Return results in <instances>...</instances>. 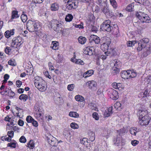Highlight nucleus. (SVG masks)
Segmentation results:
<instances>
[{"label": "nucleus", "instance_id": "obj_1", "mask_svg": "<svg viewBox=\"0 0 151 151\" xmlns=\"http://www.w3.org/2000/svg\"><path fill=\"white\" fill-rule=\"evenodd\" d=\"M34 83L35 86L40 91H44L47 88V83L42 78L38 76L34 77Z\"/></svg>", "mask_w": 151, "mask_h": 151}, {"label": "nucleus", "instance_id": "obj_2", "mask_svg": "<svg viewBox=\"0 0 151 151\" xmlns=\"http://www.w3.org/2000/svg\"><path fill=\"white\" fill-rule=\"evenodd\" d=\"M22 39L20 37L14 38L11 45L12 47L18 48L23 43Z\"/></svg>", "mask_w": 151, "mask_h": 151}, {"label": "nucleus", "instance_id": "obj_3", "mask_svg": "<svg viewBox=\"0 0 151 151\" xmlns=\"http://www.w3.org/2000/svg\"><path fill=\"white\" fill-rule=\"evenodd\" d=\"M111 21L109 20H107L105 21L101 25V29L104 31H106L108 32H110L111 30V27L110 26Z\"/></svg>", "mask_w": 151, "mask_h": 151}, {"label": "nucleus", "instance_id": "obj_4", "mask_svg": "<svg viewBox=\"0 0 151 151\" xmlns=\"http://www.w3.org/2000/svg\"><path fill=\"white\" fill-rule=\"evenodd\" d=\"M150 118L149 116H146L142 117L139 118V124L142 126H146L149 124Z\"/></svg>", "mask_w": 151, "mask_h": 151}, {"label": "nucleus", "instance_id": "obj_5", "mask_svg": "<svg viewBox=\"0 0 151 151\" xmlns=\"http://www.w3.org/2000/svg\"><path fill=\"white\" fill-rule=\"evenodd\" d=\"M47 139L49 144L52 146L56 147L58 145L57 139L51 135H49L47 137Z\"/></svg>", "mask_w": 151, "mask_h": 151}, {"label": "nucleus", "instance_id": "obj_6", "mask_svg": "<svg viewBox=\"0 0 151 151\" xmlns=\"http://www.w3.org/2000/svg\"><path fill=\"white\" fill-rule=\"evenodd\" d=\"M114 143L118 146H121L124 144L125 140L122 139L120 136H117L113 140Z\"/></svg>", "mask_w": 151, "mask_h": 151}, {"label": "nucleus", "instance_id": "obj_7", "mask_svg": "<svg viewBox=\"0 0 151 151\" xmlns=\"http://www.w3.org/2000/svg\"><path fill=\"white\" fill-rule=\"evenodd\" d=\"M86 85L88 86L89 89L92 91H96L97 89V83L94 81H91L86 83Z\"/></svg>", "mask_w": 151, "mask_h": 151}, {"label": "nucleus", "instance_id": "obj_8", "mask_svg": "<svg viewBox=\"0 0 151 151\" xmlns=\"http://www.w3.org/2000/svg\"><path fill=\"white\" fill-rule=\"evenodd\" d=\"M83 53L86 55H94L96 52L94 48L92 47H87L84 49Z\"/></svg>", "mask_w": 151, "mask_h": 151}, {"label": "nucleus", "instance_id": "obj_9", "mask_svg": "<svg viewBox=\"0 0 151 151\" xmlns=\"http://www.w3.org/2000/svg\"><path fill=\"white\" fill-rule=\"evenodd\" d=\"M78 6V2L77 1L75 2L72 1H71L68 4H67L66 5V8L68 10L75 9Z\"/></svg>", "mask_w": 151, "mask_h": 151}, {"label": "nucleus", "instance_id": "obj_10", "mask_svg": "<svg viewBox=\"0 0 151 151\" xmlns=\"http://www.w3.org/2000/svg\"><path fill=\"white\" fill-rule=\"evenodd\" d=\"M109 92L110 98L113 100H116L118 98V93L115 90L111 89Z\"/></svg>", "mask_w": 151, "mask_h": 151}, {"label": "nucleus", "instance_id": "obj_11", "mask_svg": "<svg viewBox=\"0 0 151 151\" xmlns=\"http://www.w3.org/2000/svg\"><path fill=\"white\" fill-rule=\"evenodd\" d=\"M33 21L32 20H29L27 22L26 27L27 29L30 32L34 31Z\"/></svg>", "mask_w": 151, "mask_h": 151}, {"label": "nucleus", "instance_id": "obj_12", "mask_svg": "<svg viewBox=\"0 0 151 151\" xmlns=\"http://www.w3.org/2000/svg\"><path fill=\"white\" fill-rule=\"evenodd\" d=\"M147 109L146 108L139 109L138 111L139 116V118L142 117L146 116H148L147 115Z\"/></svg>", "mask_w": 151, "mask_h": 151}, {"label": "nucleus", "instance_id": "obj_13", "mask_svg": "<svg viewBox=\"0 0 151 151\" xmlns=\"http://www.w3.org/2000/svg\"><path fill=\"white\" fill-rule=\"evenodd\" d=\"M70 61L78 65H83L84 64V63L82 60L80 59H76L75 58H71Z\"/></svg>", "mask_w": 151, "mask_h": 151}, {"label": "nucleus", "instance_id": "obj_14", "mask_svg": "<svg viewBox=\"0 0 151 151\" xmlns=\"http://www.w3.org/2000/svg\"><path fill=\"white\" fill-rule=\"evenodd\" d=\"M112 107H110L107 108L104 112V117H107L109 116L112 113Z\"/></svg>", "mask_w": 151, "mask_h": 151}, {"label": "nucleus", "instance_id": "obj_15", "mask_svg": "<svg viewBox=\"0 0 151 151\" xmlns=\"http://www.w3.org/2000/svg\"><path fill=\"white\" fill-rule=\"evenodd\" d=\"M14 29H13L9 30H7L4 33V36L5 37L9 38L12 36L14 35Z\"/></svg>", "mask_w": 151, "mask_h": 151}, {"label": "nucleus", "instance_id": "obj_16", "mask_svg": "<svg viewBox=\"0 0 151 151\" xmlns=\"http://www.w3.org/2000/svg\"><path fill=\"white\" fill-rule=\"evenodd\" d=\"M50 8L51 10L52 11H57L59 9V5L57 3H54L51 4Z\"/></svg>", "mask_w": 151, "mask_h": 151}, {"label": "nucleus", "instance_id": "obj_17", "mask_svg": "<svg viewBox=\"0 0 151 151\" xmlns=\"http://www.w3.org/2000/svg\"><path fill=\"white\" fill-rule=\"evenodd\" d=\"M90 40L94 41L96 44H98L100 42V39L97 36L95 35H92L90 37Z\"/></svg>", "mask_w": 151, "mask_h": 151}, {"label": "nucleus", "instance_id": "obj_18", "mask_svg": "<svg viewBox=\"0 0 151 151\" xmlns=\"http://www.w3.org/2000/svg\"><path fill=\"white\" fill-rule=\"evenodd\" d=\"M142 23H149L151 22V19L149 16L146 14L140 20Z\"/></svg>", "mask_w": 151, "mask_h": 151}, {"label": "nucleus", "instance_id": "obj_19", "mask_svg": "<svg viewBox=\"0 0 151 151\" xmlns=\"http://www.w3.org/2000/svg\"><path fill=\"white\" fill-rule=\"evenodd\" d=\"M121 75L122 77L124 79H128L129 78L128 70L127 71H122L121 73Z\"/></svg>", "mask_w": 151, "mask_h": 151}, {"label": "nucleus", "instance_id": "obj_20", "mask_svg": "<svg viewBox=\"0 0 151 151\" xmlns=\"http://www.w3.org/2000/svg\"><path fill=\"white\" fill-rule=\"evenodd\" d=\"M95 22V17L93 15H91L89 16L88 19L87 20V22L88 23L92 25Z\"/></svg>", "mask_w": 151, "mask_h": 151}, {"label": "nucleus", "instance_id": "obj_21", "mask_svg": "<svg viewBox=\"0 0 151 151\" xmlns=\"http://www.w3.org/2000/svg\"><path fill=\"white\" fill-rule=\"evenodd\" d=\"M110 43L109 42L104 43L101 46V48L103 51H106L108 50Z\"/></svg>", "mask_w": 151, "mask_h": 151}, {"label": "nucleus", "instance_id": "obj_22", "mask_svg": "<svg viewBox=\"0 0 151 151\" xmlns=\"http://www.w3.org/2000/svg\"><path fill=\"white\" fill-rule=\"evenodd\" d=\"M93 70H89L83 73V77L86 78L91 76L93 74Z\"/></svg>", "mask_w": 151, "mask_h": 151}, {"label": "nucleus", "instance_id": "obj_23", "mask_svg": "<svg viewBox=\"0 0 151 151\" xmlns=\"http://www.w3.org/2000/svg\"><path fill=\"white\" fill-rule=\"evenodd\" d=\"M146 14L141 12H137L136 13V16L140 21L143 17L146 15Z\"/></svg>", "mask_w": 151, "mask_h": 151}, {"label": "nucleus", "instance_id": "obj_24", "mask_svg": "<svg viewBox=\"0 0 151 151\" xmlns=\"http://www.w3.org/2000/svg\"><path fill=\"white\" fill-rule=\"evenodd\" d=\"M112 86L113 88L115 89H121L122 88V85L120 83H116V82L113 83L112 84Z\"/></svg>", "mask_w": 151, "mask_h": 151}, {"label": "nucleus", "instance_id": "obj_25", "mask_svg": "<svg viewBox=\"0 0 151 151\" xmlns=\"http://www.w3.org/2000/svg\"><path fill=\"white\" fill-rule=\"evenodd\" d=\"M58 43L56 41H52L51 44V48L54 50H58Z\"/></svg>", "mask_w": 151, "mask_h": 151}, {"label": "nucleus", "instance_id": "obj_26", "mask_svg": "<svg viewBox=\"0 0 151 151\" xmlns=\"http://www.w3.org/2000/svg\"><path fill=\"white\" fill-rule=\"evenodd\" d=\"M129 78H134L136 76L137 73L133 70H128Z\"/></svg>", "mask_w": 151, "mask_h": 151}, {"label": "nucleus", "instance_id": "obj_27", "mask_svg": "<svg viewBox=\"0 0 151 151\" xmlns=\"http://www.w3.org/2000/svg\"><path fill=\"white\" fill-rule=\"evenodd\" d=\"M88 107L90 109L95 110L96 111H98V109L96 107V105L94 103L91 102L88 104Z\"/></svg>", "mask_w": 151, "mask_h": 151}, {"label": "nucleus", "instance_id": "obj_28", "mask_svg": "<svg viewBox=\"0 0 151 151\" xmlns=\"http://www.w3.org/2000/svg\"><path fill=\"white\" fill-rule=\"evenodd\" d=\"M114 66L115 67V68L116 69V71L117 72H119V70L118 68L119 66L120 65V62L119 60H114Z\"/></svg>", "mask_w": 151, "mask_h": 151}, {"label": "nucleus", "instance_id": "obj_29", "mask_svg": "<svg viewBox=\"0 0 151 151\" xmlns=\"http://www.w3.org/2000/svg\"><path fill=\"white\" fill-rule=\"evenodd\" d=\"M78 40L79 42L81 44H84L86 41V38L82 36L79 37L78 38Z\"/></svg>", "mask_w": 151, "mask_h": 151}, {"label": "nucleus", "instance_id": "obj_30", "mask_svg": "<svg viewBox=\"0 0 151 151\" xmlns=\"http://www.w3.org/2000/svg\"><path fill=\"white\" fill-rule=\"evenodd\" d=\"M41 109H39L38 111L35 113V116L36 118H40L43 114V112L41 111Z\"/></svg>", "mask_w": 151, "mask_h": 151}, {"label": "nucleus", "instance_id": "obj_31", "mask_svg": "<svg viewBox=\"0 0 151 151\" xmlns=\"http://www.w3.org/2000/svg\"><path fill=\"white\" fill-rule=\"evenodd\" d=\"M75 100L78 102H83L84 101V98L82 96L80 95H76L75 97Z\"/></svg>", "mask_w": 151, "mask_h": 151}, {"label": "nucleus", "instance_id": "obj_32", "mask_svg": "<svg viewBox=\"0 0 151 151\" xmlns=\"http://www.w3.org/2000/svg\"><path fill=\"white\" fill-rule=\"evenodd\" d=\"M114 108L116 110H120L123 108L121 104L119 102H117L114 105Z\"/></svg>", "mask_w": 151, "mask_h": 151}, {"label": "nucleus", "instance_id": "obj_33", "mask_svg": "<svg viewBox=\"0 0 151 151\" xmlns=\"http://www.w3.org/2000/svg\"><path fill=\"white\" fill-rule=\"evenodd\" d=\"M110 3L113 8L116 9L118 7V5L115 0H110Z\"/></svg>", "mask_w": 151, "mask_h": 151}, {"label": "nucleus", "instance_id": "obj_34", "mask_svg": "<svg viewBox=\"0 0 151 151\" xmlns=\"http://www.w3.org/2000/svg\"><path fill=\"white\" fill-rule=\"evenodd\" d=\"M19 16L18 14V12L17 11H12V13L11 19H14L18 18Z\"/></svg>", "mask_w": 151, "mask_h": 151}, {"label": "nucleus", "instance_id": "obj_35", "mask_svg": "<svg viewBox=\"0 0 151 151\" xmlns=\"http://www.w3.org/2000/svg\"><path fill=\"white\" fill-rule=\"evenodd\" d=\"M69 116L71 117L78 118L79 117V114L76 112L70 111L69 113Z\"/></svg>", "mask_w": 151, "mask_h": 151}, {"label": "nucleus", "instance_id": "obj_36", "mask_svg": "<svg viewBox=\"0 0 151 151\" xmlns=\"http://www.w3.org/2000/svg\"><path fill=\"white\" fill-rule=\"evenodd\" d=\"M138 132L136 128L133 127L131 128L129 130V132L132 134L136 135L137 133Z\"/></svg>", "mask_w": 151, "mask_h": 151}, {"label": "nucleus", "instance_id": "obj_37", "mask_svg": "<svg viewBox=\"0 0 151 151\" xmlns=\"http://www.w3.org/2000/svg\"><path fill=\"white\" fill-rule=\"evenodd\" d=\"M34 31H37L38 30V28L40 27V24L39 22L38 21H33Z\"/></svg>", "mask_w": 151, "mask_h": 151}, {"label": "nucleus", "instance_id": "obj_38", "mask_svg": "<svg viewBox=\"0 0 151 151\" xmlns=\"http://www.w3.org/2000/svg\"><path fill=\"white\" fill-rule=\"evenodd\" d=\"M112 33L116 37H118L120 36L119 30L118 28L114 29Z\"/></svg>", "mask_w": 151, "mask_h": 151}, {"label": "nucleus", "instance_id": "obj_39", "mask_svg": "<svg viewBox=\"0 0 151 151\" xmlns=\"http://www.w3.org/2000/svg\"><path fill=\"white\" fill-rule=\"evenodd\" d=\"M73 18V17L71 14H68L66 16L65 19L66 22H70L72 20Z\"/></svg>", "mask_w": 151, "mask_h": 151}, {"label": "nucleus", "instance_id": "obj_40", "mask_svg": "<svg viewBox=\"0 0 151 151\" xmlns=\"http://www.w3.org/2000/svg\"><path fill=\"white\" fill-rule=\"evenodd\" d=\"M19 99L24 101H25L28 99V96L26 95L23 94L19 96Z\"/></svg>", "mask_w": 151, "mask_h": 151}, {"label": "nucleus", "instance_id": "obj_41", "mask_svg": "<svg viewBox=\"0 0 151 151\" xmlns=\"http://www.w3.org/2000/svg\"><path fill=\"white\" fill-rule=\"evenodd\" d=\"M107 52H108L107 53L109 54V56H113L116 54L115 50L113 48L110 49L109 50H108Z\"/></svg>", "mask_w": 151, "mask_h": 151}, {"label": "nucleus", "instance_id": "obj_42", "mask_svg": "<svg viewBox=\"0 0 151 151\" xmlns=\"http://www.w3.org/2000/svg\"><path fill=\"white\" fill-rule=\"evenodd\" d=\"M35 146L34 142L32 140H30L27 144V147L30 149H33Z\"/></svg>", "mask_w": 151, "mask_h": 151}, {"label": "nucleus", "instance_id": "obj_43", "mask_svg": "<svg viewBox=\"0 0 151 151\" xmlns=\"http://www.w3.org/2000/svg\"><path fill=\"white\" fill-rule=\"evenodd\" d=\"M134 6L133 3H132L127 6L126 8V10L129 12L133 11V9Z\"/></svg>", "mask_w": 151, "mask_h": 151}, {"label": "nucleus", "instance_id": "obj_44", "mask_svg": "<svg viewBox=\"0 0 151 151\" xmlns=\"http://www.w3.org/2000/svg\"><path fill=\"white\" fill-rule=\"evenodd\" d=\"M138 46L137 48V50L138 51H140L142 50L143 48H144L145 47V45L143 44L142 43L139 42L138 43Z\"/></svg>", "mask_w": 151, "mask_h": 151}, {"label": "nucleus", "instance_id": "obj_45", "mask_svg": "<svg viewBox=\"0 0 151 151\" xmlns=\"http://www.w3.org/2000/svg\"><path fill=\"white\" fill-rule=\"evenodd\" d=\"M63 60V56L62 55L58 54L56 58V61L58 63H61Z\"/></svg>", "mask_w": 151, "mask_h": 151}, {"label": "nucleus", "instance_id": "obj_46", "mask_svg": "<svg viewBox=\"0 0 151 151\" xmlns=\"http://www.w3.org/2000/svg\"><path fill=\"white\" fill-rule=\"evenodd\" d=\"M137 43L135 41H129L127 43V45L128 47H133Z\"/></svg>", "mask_w": 151, "mask_h": 151}, {"label": "nucleus", "instance_id": "obj_47", "mask_svg": "<svg viewBox=\"0 0 151 151\" xmlns=\"http://www.w3.org/2000/svg\"><path fill=\"white\" fill-rule=\"evenodd\" d=\"M70 127L74 129H78L79 127L78 125L75 122L71 123L70 124Z\"/></svg>", "mask_w": 151, "mask_h": 151}, {"label": "nucleus", "instance_id": "obj_48", "mask_svg": "<svg viewBox=\"0 0 151 151\" xmlns=\"http://www.w3.org/2000/svg\"><path fill=\"white\" fill-rule=\"evenodd\" d=\"M8 64L9 65L11 66H15L16 63L15 60L13 59L10 60L8 62Z\"/></svg>", "mask_w": 151, "mask_h": 151}, {"label": "nucleus", "instance_id": "obj_49", "mask_svg": "<svg viewBox=\"0 0 151 151\" xmlns=\"http://www.w3.org/2000/svg\"><path fill=\"white\" fill-rule=\"evenodd\" d=\"M80 142L81 144L85 145H87L88 144L87 139L86 138H83L82 139H81Z\"/></svg>", "mask_w": 151, "mask_h": 151}, {"label": "nucleus", "instance_id": "obj_50", "mask_svg": "<svg viewBox=\"0 0 151 151\" xmlns=\"http://www.w3.org/2000/svg\"><path fill=\"white\" fill-rule=\"evenodd\" d=\"M139 42L146 46V44L149 42V40L148 38H143L140 40Z\"/></svg>", "mask_w": 151, "mask_h": 151}, {"label": "nucleus", "instance_id": "obj_51", "mask_svg": "<svg viewBox=\"0 0 151 151\" xmlns=\"http://www.w3.org/2000/svg\"><path fill=\"white\" fill-rule=\"evenodd\" d=\"M17 143L15 142H11L8 143L7 145L8 147H11L14 148L16 147Z\"/></svg>", "mask_w": 151, "mask_h": 151}, {"label": "nucleus", "instance_id": "obj_52", "mask_svg": "<svg viewBox=\"0 0 151 151\" xmlns=\"http://www.w3.org/2000/svg\"><path fill=\"white\" fill-rule=\"evenodd\" d=\"M92 116L95 120H98L99 119V116L98 114L96 112H93L92 114Z\"/></svg>", "mask_w": 151, "mask_h": 151}, {"label": "nucleus", "instance_id": "obj_53", "mask_svg": "<svg viewBox=\"0 0 151 151\" xmlns=\"http://www.w3.org/2000/svg\"><path fill=\"white\" fill-rule=\"evenodd\" d=\"M21 18L23 22H25L27 19V15L24 14L21 15Z\"/></svg>", "mask_w": 151, "mask_h": 151}, {"label": "nucleus", "instance_id": "obj_54", "mask_svg": "<svg viewBox=\"0 0 151 151\" xmlns=\"http://www.w3.org/2000/svg\"><path fill=\"white\" fill-rule=\"evenodd\" d=\"M34 119L30 116H28L26 118V120L28 123H31Z\"/></svg>", "mask_w": 151, "mask_h": 151}, {"label": "nucleus", "instance_id": "obj_55", "mask_svg": "<svg viewBox=\"0 0 151 151\" xmlns=\"http://www.w3.org/2000/svg\"><path fill=\"white\" fill-rule=\"evenodd\" d=\"M75 85L72 84L69 85L67 87L69 91H72L74 88Z\"/></svg>", "mask_w": 151, "mask_h": 151}, {"label": "nucleus", "instance_id": "obj_56", "mask_svg": "<svg viewBox=\"0 0 151 151\" xmlns=\"http://www.w3.org/2000/svg\"><path fill=\"white\" fill-rule=\"evenodd\" d=\"M107 53H108V52H105L104 54L101 55L100 57V58L102 60L106 59V58L107 56H109V54H108Z\"/></svg>", "mask_w": 151, "mask_h": 151}, {"label": "nucleus", "instance_id": "obj_57", "mask_svg": "<svg viewBox=\"0 0 151 151\" xmlns=\"http://www.w3.org/2000/svg\"><path fill=\"white\" fill-rule=\"evenodd\" d=\"M9 91L8 92V94L10 97L11 98H13L15 95V93L11 90L10 91V90H9Z\"/></svg>", "mask_w": 151, "mask_h": 151}, {"label": "nucleus", "instance_id": "obj_58", "mask_svg": "<svg viewBox=\"0 0 151 151\" xmlns=\"http://www.w3.org/2000/svg\"><path fill=\"white\" fill-rule=\"evenodd\" d=\"M125 130L124 128L121 129L119 130L118 131V132L120 135H122L125 132Z\"/></svg>", "mask_w": 151, "mask_h": 151}, {"label": "nucleus", "instance_id": "obj_59", "mask_svg": "<svg viewBox=\"0 0 151 151\" xmlns=\"http://www.w3.org/2000/svg\"><path fill=\"white\" fill-rule=\"evenodd\" d=\"M19 141L22 143H24L26 142V139L25 137L22 136L19 139Z\"/></svg>", "mask_w": 151, "mask_h": 151}, {"label": "nucleus", "instance_id": "obj_60", "mask_svg": "<svg viewBox=\"0 0 151 151\" xmlns=\"http://www.w3.org/2000/svg\"><path fill=\"white\" fill-rule=\"evenodd\" d=\"M27 72L28 75H32L33 72V68H30L27 70Z\"/></svg>", "mask_w": 151, "mask_h": 151}, {"label": "nucleus", "instance_id": "obj_61", "mask_svg": "<svg viewBox=\"0 0 151 151\" xmlns=\"http://www.w3.org/2000/svg\"><path fill=\"white\" fill-rule=\"evenodd\" d=\"M139 143V141L134 140H132L131 141V144L133 146H136Z\"/></svg>", "mask_w": 151, "mask_h": 151}, {"label": "nucleus", "instance_id": "obj_62", "mask_svg": "<svg viewBox=\"0 0 151 151\" xmlns=\"http://www.w3.org/2000/svg\"><path fill=\"white\" fill-rule=\"evenodd\" d=\"M8 136L9 137L12 138L14 136V131H8Z\"/></svg>", "mask_w": 151, "mask_h": 151}, {"label": "nucleus", "instance_id": "obj_63", "mask_svg": "<svg viewBox=\"0 0 151 151\" xmlns=\"http://www.w3.org/2000/svg\"><path fill=\"white\" fill-rule=\"evenodd\" d=\"M95 139V134L93 133H92L91 134V136L89 138V139L91 142L94 141Z\"/></svg>", "mask_w": 151, "mask_h": 151}, {"label": "nucleus", "instance_id": "obj_64", "mask_svg": "<svg viewBox=\"0 0 151 151\" xmlns=\"http://www.w3.org/2000/svg\"><path fill=\"white\" fill-rule=\"evenodd\" d=\"M4 120L5 121L9 122H10V124L12 125L13 122H11V121L12 120V119L11 118L9 117V116H7L6 117H5L4 118Z\"/></svg>", "mask_w": 151, "mask_h": 151}]
</instances>
